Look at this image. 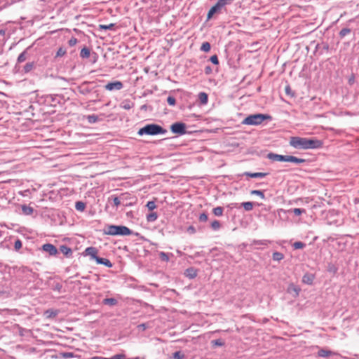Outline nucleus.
Returning a JSON list of instances; mask_svg holds the SVG:
<instances>
[{"instance_id":"ea45409f","label":"nucleus","mask_w":359,"mask_h":359,"mask_svg":"<svg viewBox=\"0 0 359 359\" xmlns=\"http://www.w3.org/2000/svg\"><path fill=\"white\" fill-rule=\"evenodd\" d=\"M78 42V40L75 37H72L69 41H68V43L70 46H74Z\"/></svg>"},{"instance_id":"4c0bfd02","label":"nucleus","mask_w":359,"mask_h":359,"mask_svg":"<svg viewBox=\"0 0 359 359\" xmlns=\"http://www.w3.org/2000/svg\"><path fill=\"white\" fill-rule=\"evenodd\" d=\"M167 102L169 105L174 106L176 103V100L172 96H168L167 98Z\"/></svg>"},{"instance_id":"5fc2aeb1","label":"nucleus","mask_w":359,"mask_h":359,"mask_svg":"<svg viewBox=\"0 0 359 359\" xmlns=\"http://www.w3.org/2000/svg\"><path fill=\"white\" fill-rule=\"evenodd\" d=\"M138 327H139L140 329H142V330H146V329H147V327L146 324L142 323V324L139 325H138Z\"/></svg>"},{"instance_id":"c9c22d12","label":"nucleus","mask_w":359,"mask_h":359,"mask_svg":"<svg viewBox=\"0 0 359 359\" xmlns=\"http://www.w3.org/2000/svg\"><path fill=\"white\" fill-rule=\"evenodd\" d=\"M146 206L147 207V208L149 210H153L156 208V203L154 201H148Z\"/></svg>"},{"instance_id":"aec40b11","label":"nucleus","mask_w":359,"mask_h":359,"mask_svg":"<svg viewBox=\"0 0 359 359\" xmlns=\"http://www.w3.org/2000/svg\"><path fill=\"white\" fill-rule=\"evenodd\" d=\"M103 304L109 306H114L117 304V300L114 298H106L103 300Z\"/></svg>"},{"instance_id":"e433bc0d","label":"nucleus","mask_w":359,"mask_h":359,"mask_svg":"<svg viewBox=\"0 0 359 359\" xmlns=\"http://www.w3.org/2000/svg\"><path fill=\"white\" fill-rule=\"evenodd\" d=\"M211 227L214 230H218L220 228V223L217 220H215L211 223Z\"/></svg>"},{"instance_id":"bb28decb","label":"nucleus","mask_w":359,"mask_h":359,"mask_svg":"<svg viewBox=\"0 0 359 359\" xmlns=\"http://www.w3.org/2000/svg\"><path fill=\"white\" fill-rule=\"evenodd\" d=\"M26 55H27L26 50H24L22 53H20L17 60L18 62L21 63V62H23L24 61H25L27 59Z\"/></svg>"},{"instance_id":"9b49d317","label":"nucleus","mask_w":359,"mask_h":359,"mask_svg":"<svg viewBox=\"0 0 359 359\" xmlns=\"http://www.w3.org/2000/svg\"><path fill=\"white\" fill-rule=\"evenodd\" d=\"M95 261L98 264H103L109 268H111L112 266L111 262L108 259L98 257L97 258H96Z\"/></svg>"},{"instance_id":"13d9d810","label":"nucleus","mask_w":359,"mask_h":359,"mask_svg":"<svg viewBox=\"0 0 359 359\" xmlns=\"http://www.w3.org/2000/svg\"><path fill=\"white\" fill-rule=\"evenodd\" d=\"M5 34V30L0 29V35H4Z\"/></svg>"},{"instance_id":"6ab92c4d","label":"nucleus","mask_w":359,"mask_h":359,"mask_svg":"<svg viewBox=\"0 0 359 359\" xmlns=\"http://www.w3.org/2000/svg\"><path fill=\"white\" fill-rule=\"evenodd\" d=\"M158 218V215L156 212H151L147 215V220L148 222H153L156 221Z\"/></svg>"},{"instance_id":"f3484780","label":"nucleus","mask_w":359,"mask_h":359,"mask_svg":"<svg viewBox=\"0 0 359 359\" xmlns=\"http://www.w3.org/2000/svg\"><path fill=\"white\" fill-rule=\"evenodd\" d=\"M198 99L202 104H206L208 102V95L204 92H201L198 94Z\"/></svg>"},{"instance_id":"4468645a","label":"nucleus","mask_w":359,"mask_h":359,"mask_svg":"<svg viewBox=\"0 0 359 359\" xmlns=\"http://www.w3.org/2000/svg\"><path fill=\"white\" fill-rule=\"evenodd\" d=\"M245 175L249 176L252 178H262L266 175L264 172H245Z\"/></svg>"},{"instance_id":"2f4dec72","label":"nucleus","mask_w":359,"mask_h":359,"mask_svg":"<svg viewBox=\"0 0 359 359\" xmlns=\"http://www.w3.org/2000/svg\"><path fill=\"white\" fill-rule=\"evenodd\" d=\"M250 194L252 195L259 196L261 198L264 199L265 198L264 192L261 190H252Z\"/></svg>"},{"instance_id":"1a4fd4ad","label":"nucleus","mask_w":359,"mask_h":359,"mask_svg":"<svg viewBox=\"0 0 359 359\" xmlns=\"http://www.w3.org/2000/svg\"><path fill=\"white\" fill-rule=\"evenodd\" d=\"M97 250L94 247H88L85 250V253L86 255H89L92 259L96 260Z\"/></svg>"},{"instance_id":"dca6fc26","label":"nucleus","mask_w":359,"mask_h":359,"mask_svg":"<svg viewBox=\"0 0 359 359\" xmlns=\"http://www.w3.org/2000/svg\"><path fill=\"white\" fill-rule=\"evenodd\" d=\"M313 279H314V277L313 275H311V274H305L304 276H303V278H302V281L304 283H306L308 285H311L313 283Z\"/></svg>"},{"instance_id":"a211bd4d","label":"nucleus","mask_w":359,"mask_h":359,"mask_svg":"<svg viewBox=\"0 0 359 359\" xmlns=\"http://www.w3.org/2000/svg\"><path fill=\"white\" fill-rule=\"evenodd\" d=\"M22 210L25 215H30L33 213L34 209L32 207L23 205H22Z\"/></svg>"},{"instance_id":"ddd939ff","label":"nucleus","mask_w":359,"mask_h":359,"mask_svg":"<svg viewBox=\"0 0 359 359\" xmlns=\"http://www.w3.org/2000/svg\"><path fill=\"white\" fill-rule=\"evenodd\" d=\"M306 161L305 159L304 158H297L296 156H287V162H291V163H304Z\"/></svg>"},{"instance_id":"6e6d98bb","label":"nucleus","mask_w":359,"mask_h":359,"mask_svg":"<svg viewBox=\"0 0 359 359\" xmlns=\"http://www.w3.org/2000/svg\"><path fill=\"white\" fill-rule=\"evenodd\" d=\"M90 359H110V358H104L101 356H94L91 358Z\"/></svg>"},{"instance_id":"c756f323","label":"nucleus","mask_w":359,"mask_h":359,"mask_svg":"<svg viewBox=\"0 0 359 359\" xmlns=\"http://www.w3.org/2000/svg\"><path fill=\"white\" fill-rule=\"evenodd\" d=\"M60 250L63 254L66 255H68L69 254L72 253V250L66 245L60 246Z\"/></svg>"},{"instance_id":"3c124183","label":"nucleus","mask_w":359,"mask_h":359,"mask_svg":"<svg viewBox=\"0 0 359 359\" xmlns=\"http://www.w3.org/2000/svg\"><path fill=\"white\" fill-rule=\"evenodd\" d=\"M204 71H205V73L208 75V74H210L212 73V69L211 67L206 66L205 67V70Z\"/></svg>"},{"instance_id":"9d476101","label":"nucleus","mask_w":359,"mask_h":359,"mask_svg":"<svg viewBox=\"0 0 359 359\" xmlns=\"http://www.w3.org/2000/svg\"><path fill=\"white\" fill-rule=\"evenodd\" d=\"M287 291L288 293L290 294L294 293V297H298L299 294L300 288L294 285L293 283H291L289 285Z\"/></svg>"},{"instance_id":"680f3d73","label":"nucleus","mask_w":359,"mask_h":359,"mask_svg":"<svg viewBox=\"0 0 359 359\" xmlns=\"http://www.w3.org/2000/svg\"><path fill=\"white\" fill-rule=\"evenodd\" d=\"M353 81V79H351L349 80V82L351 83V82H352Z\"/></svg>"},{"instance_id":"473e14b6","label":"nucleus","mask_w":359,"mask_h":359,"mask_svg":"<svg viewBox=\"0 0 359 359\" xmlns=\"http://www.w3.org/2000/svg\"><path fill=\"white\" fill-rule=\"evenodd\" d=\"M349 33H351V29L349 28H343L339 32V36H340V37L343 38L345 36H346L347 34H348Z\"/></svg>"},{"instance_id":"bf43d9fd","label":"nucleus","mask_w":359,"mask_h":359,"mask_svg":"<svg viewBox=\"0 0 359 359\" xmlns=\"http://www.w3.org/2000/svg\"><path fill=\"white\" fill-rule=\"evenodd\" d=\"M65 355L67 357H69V356H72V353H66Z\"/></svg>"},{"instance_id":"a18cd8bd","label":"nucleus","mask_w":359,"mask_h":359,"mask_svg":"<svg viewBox=\"0 0 359 359\" xmlns=\"http://www.w3.org/2000/svg\"><path fill=\"white\" fill-rule=\"evenodd\" d=\"M14 248L16 250H18L22 248V242L19 239L15 241Z\"/></svg>"},{"instance_id":"cd10ccee","label":"nucleus","mask_w":359,"mask_h":359,"mask_svg":"<svg viewBox=\"0 0 359 359\" xmlns=\"http://www.w3.org/2000/svg\"><path fill=\"white\" fill-rule=\"evenodd\" d=\"M75 208L77 210L83 211L86 208V205L81 201H78L76 203Z\"/></svg>"},{"instance_id":"8fccbe9b","label":"nucleus","mask_w":359,"mask_h":359,"mask_svg":"<svg viewBox=\"0 0 359 359\" xmlns=\"http://www.w3.org/2000/svg\"><path fill=\"white\" fill-rule=\"evenodd\" d=\"M160 257L163 261L168 262L169 260V257H168V255L166 253L163 252H161L160 253Z\"/></svg>"},{"instance_id":"f03ea898","label":"nucleus","mask_w":359,"mask_h":359,"mask_svg":"<svg viewBox=\"0 0 359 359\" xmlns=\"http://www.w3.org/2000/svg\"><path fill=\"white\" fill-rule=\"evenodd\" d=\"M167 130L159 125L151 123L147 124L143 128H140L137 134L140 136L144 135H165Z\"/></svg>"},{"instance_id":"4d7b16f0","label":"nucleus","mask_w":359,"mask_h":359,"mask_svg":"<svg viewBox=\"0 0 359 359\" xmlns=\"http://www.w3.org/2000/svg\"><path fill=\"white\" fill-rule=\"evenodd\" d=\"M285 93H286L287 94H290V88L289 86H287V87L285 88Z\"/></svg>"},{"instance_id":"2eb2a0df","label":"nucleus","mask_w":359,"mask_h":359,"mask_svg":"<svg viewBox=\"0 0 359 359\" xmlns=\"http://www.w3.org/2000/svg\"><path fill=\"white\" fill-rule=\"evenodd\" d=\"M332 355H334V353L333 352H332L331 351H327V350H325V349H320L318 352V355L320 357H323V358L328 357V356H330Z\"/></svg>"},{"instance_id":"393cba45","label":"nucleus","mask_w":359,"mask_h":359,"mask_svg":"<svg viewBox=\"0 0 359 359\" xmlns=\"http://www.w3.org/2000/svg\"><path fill=\"white\" fill-rule=\"evenodd\" d=\"M34 65L33 62H28L24 67V72L28 73L34 69Z\"/></svg>"},{"instance_id":"37998d69","label":"nucleus","mask_w":359,"mask_h":359,"mask_svg":"<svg viewBox=\"0 0 359 359\" xmlns=\"http://www.w3.org/2000/svg\"><path fill=\"white\" fill-rule=\"evenodd\" d=\"M65 53H66V50L62 48H60L58 49V50L57 51L56 55L58 57H62V56L65 55Z\"/></svg>"},{"instance_id":"f257e3e1","label":"nucleus","mask_w":359,"mask_h":359,"mask_svg":"<svg viewBox=\"0 0 359 359\" xmlns=\"http://www.w3.org/2000/svg\"><path fill=\"white\" fill-rule=\"evenodd\" d=\"M290 145L298 149H318L322 147V141L317 139H307L300 137H292L290 140Z\"/></svg>"},{"instance_id":"58836bf2","label":"nucleus","mask_w":359,"mask_h":359,"mask_svg":"<svg viewBox=\"0 0 359 359\" xmlns=\"http://www.w3.org/2000/svg\"><path fill=\"white\" fill-rule=\"evenodd\" d=\"M184 358V355L180 351H176L172 355V359H182Z\"/></svg>"},{"instance_id":"49530a36","label":"nucleus","mask_w":359,"mask_h":359,"mask_svg":"<svg viewBox=\"0 0 359 359\" xmlns=\"http://www.w3.org/2000/svg\"><path fill=\"white\" fill-rule=\"evenodd\" d=\"M208 220V215L205 213H201L199 216L200 222H206Z\"/></svg>"},{"instance_id":"a878e982","label":"nucleus","mask_w":359,"mask_h":359,"mask_svg":"<svg viewBox=\"0 0 359 359\" xmlns=\"http://www.w3.org/2000/svg\"><path fill=\"white\" fill-rule=\"evenodd\" d=\"M98 116L96 115H88L87 116V120L90 123H95L98 121Z\"/></svg>"},{"instance_id":"39448f33","label":"nucleus","mask_w":359,"mask_h":359,"mask_svg":"<svg viewBox=\"0 0 359 359\" xmlns=\"http://www.w3.org/2000/svg\"><path fill=\"white\" fill-rule=\"evenodd\" d=\"M171 131L175 134L184 135L186 133V125L183 123L177 122L170 127Z\"/></svg>"},{"instance_id":"603ef678","label":"nucleus","mask_w":359,"mask_h":359,"mask_svg":"<svg viewBox=\"0 0 359 359\" xmlns=\"http://www.w3.org/2000/svg\"><path fill=\"white\" fill-rule=\"evenodd\" d=\"M187 231L190 233H196V229L194 228V226H189L188 228H187Z\"/></svg>"},{"instance_id":"6e6552de","label":"nucleus","mask_w":359,"mask_h":359,"mask_svg":"<svg viewBox=\"0 0 359 359\" xmlns=\"http://www.w3.org/2000/svg\"><path fill=\"white\" fill-rule=\"evenodd\" d=\"M42 250L48 252L50 255H55L57 253V250L55 245L50 243H46L42 245Z\"/></svg>"},{"instance_id":"7c9ffc66","label":"nucleus","mask_w":359,"mask_h":359,"mask_svg":"<svg viewBox=\"0 0 359 359\" xmlns=\"http://www.w3.org/2000/svg\"><path fill=\"white\" fill-rule=\"evenodd\" d=\"M210 44L208 42H204L202 43V46L201 47V50L204 52H208L210 50Z\"/></svg>"},{"instance_id":"c85d7f7f","label":"nucleus","mask_w":359,"mask_h":359,"mask_svg":"<svg viewBox=\"0 0 359 359\" xmlns=\"http://www.w3.org/2000/svg\"><path fill=\"white\" fill-rule=\"evenodd\" d=\"M215 216H222L223 214V208L222 207H216L212 210Z\"/></svg>"},{"instance_id":"4be33fe9","label":"nucleus","mask_w":359,"mask_h":359,"mask_svg":"<svg viewBox=\"0 0 359 359\" xmlns=\"http://www.w3.org/2000/svg\"><path fill=\"white\" fill-rule=\"evenodd\" d=\"M272 257L274 261L279 262L284 258V255L281 252H275L273 253Z\"/></svg>"},{"instance_id":"412c9836","label":"nucleus","mask_w":359,"mask_h":359,"mask_svg":"<svg viewBox=\"0 0 359 359\" xmlns=\"http://www.w3.org/2000/svg\"><path fill=\"white\" fill-rule=\"evenodd\" d=\"M80 55L82 58H88L90 56V50L86 48V47H84L81 49V53H80Z\"/></svg>"},{"instance_id":"72a5a7b5","label":"nucleus","mask_w":359,"mask_h":359,"mask_svg":"<svg viewBox=\"0 0 359 359\" xmlns=\"http://www.w3.org/2000/svg\"><path fill=\"white\" fill-rule=\"evenodd\" d=\"M304 246H305V244L300 241L295 242L293 244V247L294 249H302V248H304Z\"/></svg>"},{"instance_id":"0eeeda50","label":"nucleus","mask_w":359,"mask_h":359,"mask_svg":"<svg viewBox=\"0 0 359 359\" xmlns=\"http://www.w3.org/2000/svg\"><path fill=\"white\" fill-rule=\"evenodd\" d=\"M269 159L273 161H285L287 162V155H280L273 153H269L267 155Z\"/></svg>"},{"instance_id":"79ce46f5","label":"nucleus","mask_w":359,"mask_h":359,"mask_svg":"<svg viewBox=\"0 0 359 359\" xmlns=\"http://www.w3.org/2000/svg\"><path fill=\"white\" fill-rule=\"evenodd\" d=\"M210 60L211 62H212L214 65H218L219 64V60L216 55H214L210 57Z\"/></svg>"},{"instance_id":"f8f14e48","label":"nucleus","mask_w":359,"mask_h":359,"mask_svg":"<svg viewBox=\"0 0 359 359\" xmlns=\"http://www.w3.org/2000/svg\"><path fill=\"white\" fill-rule=\"evenodd\" d=\"M58 313L59 311L57 310L48 309L44 312V316L46 318H54Z\"/></svg>"},{"instance_id":"052dcab7","label":"nucleus","mask_w":359,"mask_h":359,"mask_svg":"<svg viewBox=\"0 0 359 359\" xmlns=\"http://www.w3.org/2000/svg\"><path fill=\"white\" fill-rule=\"evenodd\" d=\"M266 241H265L262 242L261 243L262 244H266Z\"/></svg>"},{"instance_id":"b1692460","label":"nucleus","mask_w":359,"mask_h":359,"mask_svg":"<svg viewBox=\"0 0 359 359\" xmlns=\"http://www.w3.org/2000/svg\"><path fill=\"white\" fill-rule=\"evenodd\" d=\"M186 275L187 276H189L190 278H194L196 276L197 274L196 271L194 269L190 268L187 269Z\"/></svg>"},{"instance_id":"09e8293b","label":"nucleus","mask_w":359,"mask_h":359,"mask_svg":"<svg viewBox=\"0 0 359 359\" xmlns=\"http://www.w3.org/2000/svg\"><path fill=\"white\" fill-rule=\"evenodd\" d=\"M112 199H113L114 205L116 207H118L121 204L120 200L117 196H112Z\"/></svg>"},{"instance_id":"de8ad7c7","label":"nucleus","mask_w":359,"mask_h":359,"mask_svg":"<svg viewBox=\"0 0 359 359\" xmlns=\"http://www.w3.org/2000/svg\"><path fill=\"white\" fill-rule=\"evenodd\" d=\"M110 359H126L124 354H116L110 358Z\"/></svg>"},{"instance_id":"20e7f679","label":"nucleus","mask_w":359,"mask_h":359,"mask_svg":"<svg viewBox=\"0 0 359 359\" xmlns=\"http://www.w3.org/2000/svg\"><path fill=\"white\" fill-rule=\"evenodd\" d=\"M104 233L111 236H128L132 233V231L125 226L110 225L107 226Z\"/></svg>"},{"instance_id":"7ed1b4c3","label":"nucleus","mask_w":359,"mask_h":359,"mask_svg":"<svg viewBox=\"0 0 359 359\" xmlns=\"http://www.w3.org/2000/svg\"><path fill=\"white\" fill-rule=\"evenodd\" d=\"M271 119V116L268 114H255L247 116L242 122L245 125L257 126L261 124L265 120Z\"/></svg>"},{"instance_id":"a19ab883","label":"nucleus","mask_w":359,"mask_h":359,"mask_svg":"<svg viewBox=\"0 0 359 359\" xmlns=\"http://www.w3.org/2000/svg\"><path fill=\"white\" fill-rule=\"evenodd\" d=\"M213 345L217 346H222L224 345V342L221 339L213 340L211 342Z\"/></svg>"},{"instance_id":"5701e85b","label":"nucleus","mask_w":359,"mask_h":359,"mask_svg":"<svg viewBox=\"0 0 359 359\" xmlns=\"http://www.w3.org/2000/svg\"><path fill=\"white\" fill-rule=\"evenodd\" d=\"M241 205L246 211H250L253 208V203L252 202H243Z\"/></svg>"},{"instance_id":"423d86ee","label":"nucleus","mask_w":359,"mask_h":359,"mask_svg":"<svg viewBox=\"0 0 359 359\" xmlns=\"http://www.w3.org/2000/svg\"><path fill=\"white\" fill-rule=\"evenodd\" d=\"M123 85L122 82H121L119 81H114V82L108 83L104 86V88L107 90L111 91V90H121V89L123 88Z\"/></svg>"},{"instance_id":"c03bdc74","label":"nucleus","mask_w":359,"mask_h":359,"mask_svg":"<svg viewBox=\"0 0 359 359\" xmlns=\"http://www.w3.org/2000/svg\"><path fill=\"white\" fill-rule=\"evenodd\" d=\"M292 211L295 215H300L302 213L305 212V210L301 208H294Z\"/></svg>"},{"instance_id":"f704fd0d","label":"nucleus","mask_w":359,"mask_h":359,"mask_svg":"<svg viewBox=\"0 0 359 359\" xmlns=\"http://www.w3.org/2000/svg\"><path fill=\"white\" fill-rule=\"evenodd\" d=\"M114 25L111 23L109 25H100L99 27H100V29H104V30H107V29H111L114 27Z\"/></svg>"},{"instance_id":"864d4df0","label":"nucleus","mask_w":359,"mask_h":359,"mask_svg":"<svg viewBox=\"0 0 359 359\" xmlns=\"http://www.w3.org/2000/svg\"><path fill=\"white\" fill-rule=\"evenodd\" d=\"M122 107L125 109H131L132 106L131 104H130V102H126V103H124L123 105H122Z\"/></svg>"}]
</instances>
